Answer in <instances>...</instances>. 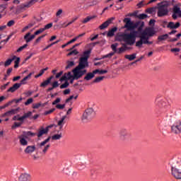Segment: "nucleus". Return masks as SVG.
Here are the masks:
<instances>
[{"mask_svg":"<svg viewBox=\"0 0 181 181\" xmlns=\"http://www.w3.org/2000/svg\"><path fill=\"white\" fill-rule=\"evenodd\" d=\"M156 32L153 28L148 27L144 30L139 34V40L136 42V47H142V45H153V41H150L149 39L155 36Z\"/></svg>","mask_w":181,"mask_h":181,"instance_id":"1","label":"nucleus"},{"mask_svg":"<svg viewBox=\"0 0 181 181\" xmlns=\"http://www.w3.org/2000/svg\"><path fill=\"white\" fill-rule=\"evenodd\" d=\"M88 67V59L86 58H80L78 65L72 70V73H74V78H81L87 70L86 68Z\"/></svg>","mask_w":181,"mask_h":181,"instance_id":"2","label":"nucleus"},{"mask_svg":"<svg viewBox=\"0 0 181 181\" xmlns=\"http://www.w3.org/2000/svg\"><path fill=\"white\" fill-rule=\"evenodd\" d=\"M117 40L119 42H124L127 45L132 46L135 44V40H136V31L131 32L129 34L120 33L117 35Z\"/></svg>","mask_w":181,"mask_h":181,"instance_id":"3","label":"nucleus"},{"mask_svg":"<svg viewBox=\"0 0 181 181\" xmlns=\"http://www.w3.org/2000/svg\"><path fill=\"white\" fill-rule=\"evenodd\" d=\"M158 12L157 15L159 18H162L163 16H168L169 14V6H170V1H163L161 3H158Z\"/></svg>","mask_w":181,"mask_h":181,"instance_id":"4","label":"nucleus"},{"mask_svg":"<svg viewBox=\"0 0 181 181\" xmlns=\"http://www.w3.org/2000/svg\"><path fill=\"white\" fill-rule=\"evenodd\" d=\"M171 175L177 180H181V162L175 161L171 167Z\"/></svg>","mask_w":181,"mask_h":181,"instance_id":"5","label":"nucleus"},{"mask_svg":"<svg viewBox=\"0 0 181 181\" xmlns=\"http://www.w3.org/2000/svg\"><path fill=\"white\" fill-rule=\"evenodd\" d=\"M131 138L132 135L127 129H121L119 131L118 139L120 142H128Z\"/></svg>","mask_w":181,"mask_h":181,"instance_id":"6","label":"nucleus"},{"mask_svg":"<svg viewBox=\"0 0 181 181\" xmlns=\"http://www.w3.org/2000/svg\"><path fill=\"white\" fill-rule=\"evenodd\" d=\"M95 117V112L94 111V109L90 107L86 109L85 112L83 113L81 119L82 121H90V119H93V118Z\"/></svg>","mask_w":181,"mask_h":181,"instance_id":"7","label":"nucleus"},{"mask_svg":"<svg viewBox=\"0 0 181 181\" xmlns=\"http://www.w3.org/2000/svg\"><path fill=\"white\" fill-rule=\"evenodd\" d=\"M49 148H50V144H45L44 143L37 144V151L42 156H45L46 153H47V151H49Z\"/></svg>","mask_w":181,"mask_h":181,"instance_id":"8","label":"nucleus"},{"mask_svg":"<svg viewBox=\"0 0 181 181\" xmlns=\"http://www.w3.org/2000/svg\"><path fill=\"white\" fill-rule=\"evenodd\" d=\"M171 132L175 135L181 134V120H176L171 126Z\"/></svg>","mask_w":181,"mask_h":181,"instance_id":"9","label":"nucleus"},{"mask_svg":"<svg viewBox=\"0 0 181 181\" xmlns=\"http://www.w3.org/2000/svg\"><path fill=\"white\" fill-rule=\"evenodd\" d=\"M123 22L125 23L124 28L127 29V30H133V29L136 28L138 26V25L131 21V18H124Z\"/></svg>","mask_w":181,"mask_h":181,"instance_id":"10","label":"nucleus"},{"mask_svg":"<svg viewBox=\"0 0 181 181\" xmlns=\"http://www.w3.org/2000/svg\"><path fill=\"white\" fill-rule=\"evenodd\" d=\"M43 1L45 0H30L28 2L21 4L20 8L25 9V8H30V6H33V5H35L36 2H43Z\"/></svg>","mask_w":181,"mask_h":181,"instance_id":"11","label":"nucleus"},{"mask_svg":"<svg viewBox=\"0 0 181 181\" xmlns=\"http://www.w3.org/2000/svg\"><path fill=\"white\" fill-rule=\"evenodd\" d=\"M113 21H115V17H112L110 18H108L107 21H106L99 26V29H100V30L106 29V28H108V26H110V25L112 23Z\"/></svg>","mask_w":181,"mask_h":181,"instance_id":"12","label":"nucleus"},{"mask_svg":"<svg viewBox=\"0 0 181 181\" xmlns=\"http://www.w3.org/2000/svg\"><path fill=\"white\" fill-rule=\"evenodd\" d=\"M18 181H30V175L29 173H22L18 177Z\"/></svg>","mask_w":181,"mask_h":181,"instance_id":"13","label":"nucleus"},{"mask_svg":"<svg viewBox=\"0 0 181 181\" xmlns=\"http://www.w3.org/2000/svg\"><path fill=\"white\" fill-rule=\"evenodd\" d=\"M47 132H49V127H46L45 129L43 127H41L38 131V134H37V136L38 138H42V136L47 134Z\"/></svg>","mask_w":181,"mask_h":181,"instance_id":"14","label":"nucleus"},{"mask_svg":"<svg viewBox=\"0 0 181 181\" xmlns=\"http://www.w3.org/2000/svg\"><path fill=\"white\" fill-rule=\"evenodd\" d=\"M21 86H22V83H15L12 87L7 90V93H15L16 90H19V88H21Z\"/></svg>","mask_w":181,"mask_h":181,"instance_id":"15","label":"nucleus"},{"mask_svg":"<svg viewBox=\"0 0 181 181\" xmlns=\"http://www.w3.org/2000/svg\"><path fill=\"white\" fill-rule=\"evenodd\" d=\"M36 151V146H28L24 150L25 153L30 155Z\"/></svg>","mask_w":181,"mask_h":181,"instance_id":"16","label":"nucleus"},{"mask_svg":"<svg viewBox=\"0 0 181 181\" xmlns=\"http://www.w3.org/2000/svg\"><path fill=\"white\" fill-rule=\"evenodd\" d=\"M66 118H67V116L64 115L57 122V126L59 127L60 130L63 129V127L66 124Z\"/></svg>","mask_w":181,"mask_h":181,"instance_id":"17","label":"nucleus"},{"mask_svg":"<svg viewBox=\"0 0 181 181\" xmlns=\"http://www.w3.org/2000/svg\"><path fill=\"white\" fill-rule=\"evenodd\" d=\"M180 23L177 22L175 24V23L173 22H170L168 25L167 28L168 29H177V28H180Z\"/></svg>","mask_w":181,"mask_h":181,"instance_id":"18","label":"nucleus"},{"mask_svg":"<svg viewBox=\"0 0 181 181\" xmlns=\"http://www.w3.org/2000/svg\"><path fill=\"white\" fill-rule=\"evenodd\" d=\"M53 79V76H49L47 80L43 81L42 83H40V87H47V86L49 85V83L52 82V80Z\"/></svg>","mask_w":181,"mask_h":181,"instance_id":"19","label":"nucleus"},{"mask_svg":"<svg viewBox=\"0 0 181 181\" xmlns=\"http://www.w3.org/2000/svg\"><path fill=\"white\" fill-rule=\"evenodd\" d=\"M18 113V110L17 109H13L11 110H8V112H5L3 115V117H11L12 115H15V114Z\"/></svg>","mask_w":181,"mask_h":181,"instance_id":"20","label":"nucleus"},{"mask_svg":"<svg viewBox=\"0 0 181 181\" xmlns=\"http://www.w3.org/2000/svg\"><path fill=\"white\" fill-rule=\"evenodd\" d=\"M117 30H118V28H117V27H115V28H112L111 30H110L107 34V37H112V36H114V35H115V32H117Z\"/></svg>","mask_w":181,"mask_h":181,"instance_id":"21","label":"nucleus"},{"mask_svg":"<svg viewBox=\"0 0 181 181\" xmlns=\"http://www.w3.org/2000/svg\"><path fill=\"white\" fill-rule=\"evenodd\" d=\"M173 13H176L178 15L180 18H181V11H180V7L177 6H174L173 8Z\"/></svg>","mask_w":181,"mask_h":181,"instance_id":"22","label":"nucleus"},{"mask_svg":"<svg viewBox=\"0 0 181 181\" xmlns=\"http://www.w3.org/2000/svg\"><path fill=\"white\" fill-rule=\"evenodd\" d=\"M95 74H94V71L93 72L87 74L86 76L84 77V80H86V81H89V80H92V78H94Z\"/></svg>","mask_w":181,"mask_h":181,"instance_id":"23","label":"nucleus"},{"mask_svg":"<svg viewBox=\"0 0 181 181\" xmlns=\"http://www.w3.org/2000/svg\"><path fill=\"white\" fill-rule=\"evenodd\" d=\"M97 18V16H90L84 18L81 22L83 23H87L90 22V21H93V19H95Z\"/></svg>","mask_w":181,"mask_h":181,"instance_id":"24","label":"nucleus"},{"mask_svg":"<svg viewBox=\"0 0 181 181\" xmlns=\"http://www.w3.org/2000/svg\"><path fill=\"white\" fill-rule=\"evenodd\" d=\"M16 59V56H13L12 59H8L4 62V66L8 67V66H11L12 62Z\"/></svg>","mask_w":181,"mask_h":181,"instance_id":"25","label":"nucleus"},{"mask_svg":"<svg viewBox=\"0 0 181 181\" xmlns=\"http://www.w3.org/2000/svg\"><path fill=\"white\" fill-rule=\"evenodd\" d=\"M128 50V47H127V44H124L123 47L119 48V50L117 52L118 54H121V53H124V52H126Z\"/></svg>","mask_w":181,"mask_h":181,"instance_id":"26","label":"nucleus"},{"mask_svg":"<svg viewBox=\"0 0 181 181\" xmlns=\"http://www.w3.org/2000/svg\"><path fill=\"white\" fill-rule=\"evenodd\" d=\"M33 74H34V72L30 73L27 76H25L23 80H21L20 84H26V80H30Z\"/></svg>","mask_w":181,"mask_h":181,"instance_id":"27","label":"nucleus"},{"mask_svg":"<svg viewBox=\"0 0 181 181\" xmlns=\"http://www.w3.org/2000/svg\"><path fill=\"white\" fill-rule=\"evenodd\" d=\"M168 37H169V35L168 34H165V35H159L158 37V42H163L165 40H166L168 39Z\"/></svg>","mask_w":181,"mask_h":181,"instance_id":"28","label":"nucleus"},{"mask_svg":"<svg viewBox=\"0 0 181 181\" xmlns=\"http://www.w3.org/2000/svg\"><path fill=\"white\" fill-rule=\"evenodd\" d=\"M32 117V112H28L27 113H24V115L21 117L22 122L25 121V119L28 118H30Z\"/></svg>","mask_w":181,"mask_h":181,"instance_id":"29","label":"nucleus"},{"mask_svg":"<svg viewBox=\"0 0 181 181\" xmlns=\"http://www.w3.org/2000/svg\"><path fill=\"white\" fill-rule=\"evenodd\" d=\"M90 54H91V50L88 49L85 52H83V57H81L82 59H86V60H88V58L90 57Z\"/></svg>","mask_w":181,"mask_h":181,"instance_id":"30","label":"nucleus"},{"mask_svg":"<svg viewBox=\"0 0 181 181\" xmlns=\"http://www.w3.org/2000/svg\"><path fill=\"white\" fill-rule=\"evenodd\" d=\"M19 139L21 145H23V146H26V145H28V141L26 140V139H25V137L21 136L19 137Z\"/></svg>","mask_w":181,"mask_h":181,"instance_id":"31","label":"nucleus"},{"mask_svg":"<svg viewBox=\"0 0 181 181\" xmlns=\"http://www.w3.org/2000/svg\"><path fill=\"white\" fill-rule=\"evenodd\" d=\"M124 57H125V59H127L130 62H132V60H135V59H136V54L125 55Z\"/></svg>","mask_w":181,"mask_h":181,"instance_id":"32","label":"nucleus"},{"mask_svg":"<svg viewBox=\"0 0 181 181\" xmlns=\"http://www.w3.org/2000/svg\"><path fill=\"white\" fill-rule=\"evenodd\" d=\"M62 136H62V133H59V134L53 135L51 138H52V141H57L59 139H62Z\"/></svg>","mask_w":181,"mask_h":181,"instance_id":"33","label":"nucleus"},{"mask_svg":"<svg viewBox=\"0 0 181 181\" xmlns=\"http://www.w3.org/2000/svg\"><path fill=\"white\" fill-rule=\"evenodd\" d=\"M97 73H98V74H107V73H108L107 70H100V69H95L93 71V74H97Z\"/></svg>","mask_w":181,"mask_h":181,"instance_id":"34","label":"nucleus"},{"mask_svg":"<svg viewBox=\"0 0 181 181\" xmlns=\"http://www.w3.org/2000/svg\"><path fill=\"white\" fill-rule=\"evenodd\" d=\"M74 66V61H68L66 62V66L65 67L66 70L69 69H71Z\"/></svg>","mask_w":181,"mask_h":181,"instance_id":"35","label":"nucleus"},{"mask_svg":"<svg viewBox=\"0 0 181 181\" xmlns=\"http://www.w3.org/2000/svg\"><path fill=\"white\" fill-rule=\"evenodd\" d=\"M24 40H25L26 43H29V42H31V40H30V33H27L24 35Z\"/></svg>","mask_w":181,"mask_h":181,"instance_id":"36","label":"nucleus"},{"mask_svg":"<svg viewBox=\"0 0 181 181\" xmlns=\"http://www.w3.org/2000/svg\"><path fill=\"white\" fill-rule=\"evenodd\" d=\"M20 62H21V58L16 57V61L14 62V69H18L19 67Z\"/></svg>","mask_w":181,"mask_h":181,"instance_id":"37","label":"nucleus"},{"mask_svg":"<svg viewBox=\"0 0 181 181\" xmlns=\"http://www.w3.org/2000/svg\"><path fill=\"white\" fill-rule=\"evenodd\" d=\"M104 78H105V76H98L96 77L94 80H93V83H100V81H103L104 80Z\"/></svg>","mask_w":181,"mask_h":181,"instance_id":"38","label":"nucleus"},{"mask_svg":"<svg viewBox=\"0 0 181 181\" xmlns=\"http://www.w3.org/2000/svg\"><path fill=\"white\" fill-rule=\"evenodd\" d=\"M77 54H78V52L77 51V49H74L68 53L67 56H77Z\"/></svg>","mask_w":181,"mask_h":181,"instance_id":"39","label":"nucleus"},{"mask_svg":"<svg viewBox=\"0 0 181 181\" xmlns=\"http://www.w3.org/2000/svg\"><path fill=\"white\" fill-rule=\"evenodd\" d=\"M117 47H118V43H115L113 45H111V49L112 50H113V53H117Z\"/></svg>","mask_w":181,"mask_h":181,"instance_id":"40","label":"nucleus"},{"mask_svg":"<svg viewBox=\"0 0 181 181\" xmlns=\"http://www.w3.org/2000/svg\"><path fill=\"white\" fill-rule=\"evenodd\" d=\"M45 36H46V35H42L40 36L37 39L35 40L34 45H37V43H39L42 40V39L45 37Z\"/></svg>","mask_w":181,"mask_h":181,"instance_id":"41","label":"nucleus"},{"mask_svg":"<svg viewBox=\"0 0 181 181\" xmlns=\"http://www.w3.org/2000/svg\"><path fill=\"white\" fill-rule=\"evenodd\" d=\"M22 124H23V122H14V125L12 126V129H14V128H18L19 127H21V125H22Z\"/></svg>","mask_w":181,"mask_h":181,"instance_id":"42","label":"nucleus"},{"mask_svg":"<svg viewBox=\"0 0 181 181\" xmlns=\"http://www.w3.org/2000/svg\"><path fill=\"white\" fill-rule=\"evenodd\" d=\"M27 47H28V44H25L24 45L20 47L17 49V52L19 53L20 52H22V50H23V49H26Z\"/></svg>","mask_w":181,"mask_h":181,"instance_id":"43","label":"nucleus"},{"mask_svg":"<svg viewBox=\"0 0 181 181\" xmlns=\"http://www.w3.org/2000/svg\"><path fill=\"white\" fill-rule=\"evenodd\" d=\"M13 121H21V122H22V117H19V115L14 116L13 117Z\"/></svg>","mask_w":181,"mask_h":181,"instance_id":"44","label":"nucleus"},{"mask_svg":"<svg viewBox=\"0 0 181 181\" xmlns=\"http://www.w3.org/2000/svg\"><path fill=\"white\" fill-rule=\"evenodd\" d=\"M43 32H45V29L40 28L38 30L35 31L34 33L36 36H37V35H40V33H43Z\"/></svg>","mask_w":181,"mask_h":181,"instance_id":"45","label":"nucleus"},{"mask_svg":"<svg viewBox=\"0 0 181 181\" xmlns=\"http://www.w3.org/2000/svg\"><path fill=\"white\" fill-rule=\"evenodd\" d=\"M47 70H49V67H46L43 69H41L39 73V76H42L43 74H45V71H47Z\"/></svg>","mask_w":181,"mask_h":181,"instance_id":"46","label":"nucleus"},{"mask_svg":"<svg viewBox=\"0 0 181 181\" xmlns=\"http://www.w3.org/2000/svg\"><path fill=\"white\" fill-rule=\"evenodd\" d=\"M66 77V80H71L73 75H71V72H68L67 74H64Z\"/></svg>","mask_w":181,"mask_h":181,"instance_id":"47","label":"nucleus"},{"mask_svg":"<svg viewBox=\"0 0 181 181\" xmlns=\"http://www.w3.org/2000/svg\"><path fill=\"white\" fill-rule=\"evenodd\" d=\"M52 26H53V23H50L47 24L43 29L44 30H47V29H50V28H52Z\"/></svg>","mask_w":181,"mask_h":181,"instance_id":"48","label":"nucleus"},{"mask_svg":"<svg viewBox=\"0 0 181 181\" xmlns=\"http://www.w3.org/2000/svg\"><path fill=\"white\" fill-rule=\"evenodd\" d=\"M55 110H56L55 108H52L49 110H47L45 112V115H49V114H52V112H54Z\"/></svg>","mask_w":181,"mask_h":181,"instance_id":"49","label":"nucleus"},{"mask_svg":"<svg viewBox=\"0 0 181 181\" xmlns=\"http://www.w3.org/2000/svg\"><path fill=\"white\" fill-rule=\"evenodd\" d=\"M32 103H33V98H30L25 102V105H29V104H32Z\"/></svg>","mask_w":181,"mask_h":181,"instance_id":"50","label":"nucleus"},{"mask_svg":"<svg viewBox=\"0 0 181 181\" xmlns=\"http://www.w3.org/2000/svg\"><path fill=\"white\" fill-rule=\"evenodd\" d=\"M69 87V82L66 81L64 83L60 86V88H67Z\"/></svg>","mask_w":181,"mask_h":181,"instance_id":"51","label":"nucleus"},{"mask_svg":"<svg viewBox=\"0 0 181 181\" xmlns=\"http://www.w3.org/2000/svg\"><path fill=\"white\" fill-rule=\"evenodd\" d=\"M13 25H15V21L13 20H11L7 23V26L8 28H11V26H13Z\"/></svg>","mask_w":181,"mask_h":181,"instance_id":"52","label":"nucleus"},{"mask_svg":"<svg viewBox=\"0 0 181 181\" xmlns=\"http://www.w3.org/2000/svg\"><path fill=\"white\" fill-rule=\"evenodd\" d=\"M65 107H66L65 104L56 105V108H57V110H63V109H64Z\"/></svg>","mask_w":181,"mask_h":181,"instance_id":"53","label":"nucleus"},{"mask_svg":"<svg viewBox=\"0 0 181 181\" xmlns=\"http://www.w3.org/2000/svg\"><path fill=\"white\" fill-rule=\"evenodd\" d=\"M114 54H115V52H110V53H109V54L105 55V56H104V58H105V59L111 58V57H112V56H114Z\"/></svg>","mask_w":181,"mask_h":181,"instance_id":"54","label":"nucleus"},{"mask_svg":"<svg viewBox=\"0 0 181 181\" xmlns=\"http://www.w3.org/2000/svg\"><path fill=\"white\" fill-rule=\"evenodd\" d=\"M22 100H23L22 98H20L19 99H14L11 102H9L8 104H12V103H13V101H15L16 104H18V103H21V101H22Z\"/></svg>","mask_w":181,"mask_h":181,"instance_id":"55","label":"nucleus"},{"mask_svg":"<svg viewBox=\"0 0 181 181\" xmlns=\"http://www.w3.org/2000/svg\"><path fill=\"white\" fill-rule=\"evenodd\" d=\"M153 11H155L153 8H148L146 10V12H147V13H153Z\"/></svg>","mask_w":181,"mask_h":181,"instance_id":"56","label":"nucleus"},{"mask_svg":"<svg viewBox=\"0 0 181 181\" xmlns=\"http://www.w3.org/2000/svg\"><path fill=\"white\" fill-rule=\"evenodd\" d=\"M60 98H57L54 102H52V105H56V104H59L60 103Z\"/></svg>","mask_w":181,"mask_h":181,"instance_id":"57","label":"nucleus"},{"mask_svg":"<svg viewBox=\"0 0 181 181\" xmlns=\"http://www.w3.org/2000/svg\"><path fill=\"white\" fill-rule=\"evenodd\" d=\"M148 17L146 14H139V19H145Z\"/></svg>","mask_w":181,"mask_h":181,"instance_id":"58","label":"nucleus"},{"mask_svg":"<svg viewBox=\"0 0 181 181\" xmlns=\"http://www.w3.org/2000/svg\"><path fill=\"white\" fill-rule=\"evenodd\" d=\"M170 52H172L173 53L179 52H180V49H179V48H173V49H170Z\"/></svg>","mask_w":181,"mask_h":181,"instance_id":"59","label":"nucleus"},{"mask_svg":"<svg viewBox=\"0 0 181 181\" xmlns=\"http://www.w3.org/2000/svg\"><path fill=\"white\" fill-rule=\"evenodd\" d=\"M8 86H9V82H8L7 83L1 86L0 88L2 90H6V87H8Z\"/></svg>","mask_w":181,"mask_h":181,"instance_id":"60","label":"nucleus"},{"mask_svg":"<svg viewBox=\"0 0 181 181\" xmlns=\"http://www.w3.org/2000/svg\"><path fill=\"white\" fill-rule=\"evenodd\" d=\"M52 87L54 88H57V87H59V82L57 81H54L52 83Z\"/></svg>","mask_w":181,"mask_h":181,"instance_id":"61","label":"nucleus"},{"mask_svg":"<svg viewBox=\"0 0 181 181\" xmlns=\"http://www.w3.org/2000/svg\"><path fill=\"white\" fill-rule=\"evenodd\" d=\"M40 105H42L40 103H35V104L33 105V108L37 109L40 107Z\"/></svg>","mask_w":181,"mask_h":181,"instance_id":"62","label":"nucleus"},{"mask_svg":"<svg viewBox=\"0 0 181 181\" xmlns=\"http://www.w3.org/2000/svg\"><path fill=\"white\" fill-rule=\"evenodd\" d=\"M62 76H63V71H61L59 73L57 74L55 77L56 78H59Z\"/></svg>","mask_w":181,"mask_h":181,"instance_id":"63","label":"nucleus"},{"mask_svg":"<svg viewBox=\"0 0 181 181\" xmlns=\"http://www.w3.org/2000/svg\"><path fill=\"white\" fill-rule=\"evenodd\" d=\"M63 13V10L62 9H59L58 11L56 13V16H60Z\"/></svg>","mask_w":181,"mask_h":181,"instance_id":"64","label":"nucleus"}]
</instances>
